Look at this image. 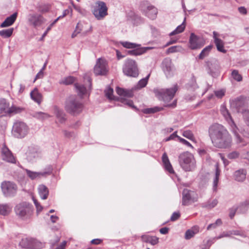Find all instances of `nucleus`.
Here are the masks:
<instances>
[{
  "instance_id": "obj_36",
  "label": "nucleus",
  "mask_w": 249,
  "mask_h": 249,
  "mask_svg": "<svg viewBox=\"0 0 249 249\" xmlns=\"http://www.w3.org/2000/svg\"><path fill=\"white\" fill-rule=\"evenodd\" d=\"M120 44L124 48L127 49H135L137 47H140L141 45L131 43L128 41H121Z\"/></svg>"
},
{
  "instance_id": "obj_20",
  "label": "nucleus",
  "mask_w": 249,
  "mask_h": 249,
  "mask_svg": "<svg viewBox=\"0 0 249 249\" xmlns=\"http://www.w3.org/2000/svg\"><path fill=\"white\" fill-rule=\"evenodd\" d=\"M228 235L229 234H221L212 238L205 239L203 240V243L201 245V248L202 249H209L211 245L217 240L221 239L224 237L228 236Z\"/></svg>"
},
{
  "instance_id": "obj_24",
  "label": "nucleus",
  "mask_w": 249,
  "mask_h": 249,
  "mask_svg": "<svg viewBox=\"0 0 249 249\" xmlns=\"http://www.w3.org/2000/svg\"><path fill=\"white\" fill-rule=\"evenodd\" d=\"M150 47H137L135 49H133L132 50H130L127 52V54L131 55H141L144 53L146 52V51L150 49Z\"/></svg>"
},
{
  "instance_id": "obj_53",
  "label": "nucleus",
  "mask_w": 249,
  "mask_h": 249,
  "mask_svg": "<svg viewBox=\"0 0 249 249\" xmlns=\"http://www.w3.org/2000/svg\"><path fill=\"white\" fill-rule=\"evenodd\" d=\"M215 95L218 98H221L225 94V90L223 89L215 91Z\"/></svg>"
},
{
  "instance_id": "obj_43",
  "label": "nucleus",
  "mask_w": 249,
  "mask_h": 249,
  "mask_svg": "<svg viewBox=\"0 0 249 249\" xmlns=\"http://www.w3.org/2000/svg\"><path fill=\"white\" fill-rule=\"evenodd\" d=\"M149 76L150 74H149L146 77L140 80L137 84L138 88L141 89L145 87L147 84Z\"/></svg>"
},
{
  "instance_id": "obj_15",
  "label": "nucleus",
  "mask_w": 249,
  "mask_h": 249,
  "mask_svg": "<svg viewBox=\"0 0 249 249\" xmlns=\"http://www.w3.org/2000/svg\"><path fill=\"white\" fill-rule=\"evenodd\" d=\"M28 21L29 25L36 28L43 24L45 21V19L40 14H30L28 16Z\"/></svg>"
},
{
  "instance_id": "obj_35",
  "label": "nucleus",
  "mask_w": 249,
  "mask_h": 249,
  "mask_svg": "<svg viewBox=\"0 0 249 249\" xmlns=\"http://www.w3.org/2000/svg\"><path fill=\"white\" fill-rule=\"evenodd\" d=\"M215 44L216 46L217 49L219 52L225 53L226 50L224 48L223 41L219 38L215 39Z\"/></svg>"
},
{
  "instance_id": "obj_1",
  "label": "nucleus",
  "mask_w": 249,
  "mask_h": 249,
  "mask_svg": "<svg viewBox=\"0 0 249 249\" xmlns=\"http://www.w3.org/2000/svg\"><path fill=\"white\" fill-rule=\"evenodd\" d=\"M209 136L213 145L218 148H228L231 146L232 139L226 128L223 125L215 123L208 129Z\"/></svg>"
},
{
  "instance_id": "obj_37",
  "label": "nucleus",
  "mask_w": 249,
  "mask_h": 249,
  "mask_svg": "<svg viewBox=\"0 0 249 249\" xmlns=\"http://www.w3.org/2000/svg\"><path fill=\"white\" fill-rule=\"evenodd\" d=\"M13 31V28L1 30L0 31V36L3 38H8L12 35Z\"/></svg>"
},
{
  "instance_id": "obj_64",
  "label": "nucleus",
  "mask_w": 249,
  "mask_h": 249,
  "mask_svg": "<svg viewBox=\"0 0 249 249\" xmlns=\"http://www.w3.org/2000/svg\"><path fill=\"white\" fill-rule=\"evenodd\" d=\"M236 211V208H232L230 210L229 216L232 219L234 217Z\"/></svg>"
},
{
  "instance_id": "obj_61",
  "label": "nucleus",
  "mask_w": 249,
  "mask_h": 249,
  "mask_svg": "<svg viewBox=\"0 0 249 249\" xmlns=\"http://www.w3.org/2000/svg\"><path fill=\"white\" fill-rule=\"evenodd\" d=\"M82 24L81 23L78 22L76 27V29L75 30V32H77V33H79L82 30Z\"/></svg>"
},
{
  "instance_id": "obj_46",
  "label": "nucleus",
  "mask_w": 249,
  "mask_h": 249,
  "mask_svg": "<svg viewBox=\"0 0 249 249\" xmlns=\"http://www.w3.org/2000/svg\"><path fill=\"white\" fill-rule=\"evenodd\" d=\"M35 117L40 119H45L50 117V115L47 113L42 112H36L34 116Z\"/></svg>"
},
{
  "instance_id": "obj_9",
  "label": "nucleus",
  "mask_w": 249,
  "mask_h": 249,
  "mask_svg": "<svg viewBox=\"0 0 249 249\" xmlns=\"http://www.w3.org/2000/svg\"><path fill=\"white\" fill-rule=\"evenodd\" d=\"M107 9L105 2L98 0L95 2L92 13L98 20H101L107 15Z\"/></svg>"
},
{
  "instance_id": "obj_40",
  "label": "nucleus",
  "mask_w": 249,
  "mask_h": 249,
  "mask_svg": "<svg viewBox=\"0 0 249 249\" xmlns=\"http://www.w3.org/2000/svg\"><path fill=\"white\" fill-rule=\"evenodd\" d=\"M220 171L219 169L218 168V165L216 164L215 165V178H214L213 182L214 188H216L217 187L218 181V179H219V177L220 175Z\"/></svg>"
},
{
  "instance_id": "obj_21",
  "label": "nucleus",
  "mask_w": 249,
  "mask_h": 249,
  "mask_svg": "<svg viewBox=\"0 0 249 249\" xmlns=\"http://www.w3.org/2000/svg\"><path fill=\"white\" fill-rule=\"evenodd\" d=\"M25 172L28 177L31 179L33 180L37 178H40L41 176H45L46 175H50L52 172L51 169H49L47 172H36L30 171L28 169H25Z\"/></svg>"
},
{
  "instance_id": "obj_7",
  "label": "nucleus",
  "mask_w": 249,
  "mask_h": 249,
  "mask_svg": "<svg viewBox=\"0 0 249 249\" xmlns=\"http://www.w3.org/2000/svg\"><path fill=\"white\" fill-rule=\"evenodd\" d=\"M140 10L148 18L154 20L156 18L158 13V9L147 1H142L140 4Z\"/></svg>"
},
{
  "instance_id": "obj_54",
  "label": "nucleus",
  "mask_w": 249,
  "mask_h": 249,
  "mask_svg": "<svg viewBox=\"0 0 249 249\" xmlns=\"http://www.w3.org/2000/svg\"><path fill=\"white\" fill-rule=\"evenodd\" d=\"M239 153L236 151L232 152L228 154V157L230 159H234L238 158Z\"/></svg>"
},
{
  "instance_id": "obj_26",
  "label": "nucleus",
  "mask_w": 249,
  "mask_h": 249,
  "mask_svg": "<svg viewBox=\"0 0 249 249\" xmlns=\"http://www.w3.org/2000/svg\"><path fill=\"white\" fill-rule=\"evenodd\" d=\"M117 93L120 96L130 98L133 97V93L132 90L126 89L120 87H117L116 89Z\"/></svg>"
},
{
  "instance_id": "obj_33",
  "label": "nucleus",
  "mask_w": 249,
  "mask_h": 249,
  "mask_svg": "<svg viewBox=\"0 0 249 249\" xmlns=\"http://www.w3.org/2000/svg\"><path fill=\"white\" fill-rule=\"evenodd\" d=\"M213 48L212 45H209L207 47H206L205 48H204L200 53L198 55V58L199 59H203L205 57L207 56L209 53H210L212 49Z\"/></svg>"
},
{
  "instance_id": "obj_48",
  "label": "nucleus",
  "mask_w": 249,
  "mask_h": 249,
  "mask_svg": "<svg viewBox=\"0 0 249 249\" xmlns=\"http://www.w3.org/2000/svg\"><path fill=\"white\" fill-rule=\"evenodd\" d=\"M182 135L184 137H185L190 140H193V139H194V135L191 130H185V131H183V132L182 133Z\"/></svg>"
},
{
  "instance_id": "obj_49",
  "label": "nucleus",
  "mask_w": 249,
  "mask_h": 249,
  "mask_svg": "<svg viewBox=\"0 0 249 249\" xmlns=\"http://www.w3.org/2000/svg\"><path fill=\"white\" fill-rule=\"evenodd\" d=\"M106 96L110 100L113 99V89L109 87L105 90Z\"/></svg>"
},
{
  "instance_id": "obj_23",
  "label": "nucleus",
  "mask_w": 249,
  "mask_h": 249,
  "mask_svg": "<svg viewBox=\"0 0 249 249\" xmlns=\"http://www.w3.org/2000/svg\"><path fill=\"white\" fill-rule=\"evenodd\" d=\"M162 160L166 170L171 174L174 173V171L166 153L163 154L162 156Z\"/></svg>"
},
{
  "instance_id": "obj_60",
  "label": "nucleus",
  "mask_w": 249,
  "mask_h": 249,
  "mask_svg": "<svg viewBox=\"0 0 249 249\" xmlns=\"http://www.w3.org/2000/svg\"><path fill=\"white\" fill-rule=\"evenodd\" d=\"M67 241H63L55 249H65Z\"/></svg>"
},
{
  "instance_id": "obj_12",
  "label": "nucleus",
  "mask_w": 249,
  "mask_h": 249,
  "mask_svg": "<svg viewBox=\"0 0 249 249\" xmlns=\"http://www.w3.org/2000/svg\"><path fill=\"white\" fill-rule=\"evenodd\" d=\"M178 90L177 85H174L173 87L166 89H161L158 92L161 99L165 102H168L171 100L175 96Z\"/></svg>"
},
{
  "instance_id": "obj_4",
  "label": "nucleus",
  "mask_w": 249,
  "mask_h": 249,
  "mask_svg": "<svg viewBox=\"0 0 249 249\" xmlns=\"http://www.w3.org/2000/svg\"><path fill=\"white\" fill-rule=\"evenodd\" d=\"M15 212L17 215L23 220L29 218L33 213L31 205L27 202L18 204L15 207Z\"/></svg>"
},
{
  "instance_id": "obj_41",
  "label": "nucleus",
  "mask_w": 249,
  "mask_h": 249,
  "mask_svg": "<svg viewBox=\"0 0 249 249\" xmlns=\"http://www.w3.org/2000/svg\"><path fill=\"white\" fill-rule=\"evenodd\" d=\"M202 230L197 225L193 226L191 229L187 230L185 233H197L199 232H202Z\"/></svg>"
},
{
  "instance_id": "obj_59",
  "label": "nucleus",
  "mask_w": 249,
  "mask_h": 249,
  "mask_svg": "<svg viewBox=\"0 0 249 249\" xmlns=\"http://www.w3.org/2000/svg\"><path fill=\"white\" fill-rule=\"evenodd\" d=\"M180 216V214L179 213L174 212L171 217V221H175L177 219H178L179 217Z\"/></svg>"
},
{
  "instance_id": "obj_34",
  "label": "nucleus",
  "mask_w": 249,
  "mask_h": 249,
  "mask_svg": "<svg viewBox=\"0 0 249 249\" xmlns=\"http://www.w3.org/2000/svg\"><path fill=\"white\" fill-rule=\"evenodd\" d=\"M74 86L78 95L82 96L87 93V89L84 85L76 83Z\"/></svg>"
},
{
  "instance_id": "obj_44",
  "label": "nucleus",
  "mask_w": 249,
  "mask_h": 249,
  "mask_svg": "<svg viewBox=\"0 0 249 249\" xmlns=\"http://www.w3.org/2000/svg\"><path fill=\"white\" fill-rule=\"evenodd\" d=\"M75 78L72 76H69L65 78L60 82V84H63L66 85L71 84L74 82Z\"/></svg>"
},
{
  "instance_id": "obj_16",
  "label": "nucleus",
  "mask_w": 249,
  "mask_h": 249,
  "mask_svg": "<svg viewBox=\"0 0 249 249\" xmlns=\"http://www.w3.org/2000/svg\"><path fill=\"white\" fill-rule=\"evenodd\" d=\"M189 43L190 49L196 50L202 47L204 44V42L202 38L192 33L190 36Z\"/></svg>"
},
{
  "instance_id": "obj_57",
  "label": "nucleus",
  "mask_w": 249,
  "mask_h": 249,
  "mask_svg": "<svg viewBox=\"0 0 249 249\" xmlns=\"http://www.w3.org/2000/svg\"><path fill=\"white\" fill-rule=\"evenodd\" d=\"M177 48H178L177 46H172V47L169 48L167 50L166 53H173L176 52H177Z\"/></svg>"
},
{
  "instance_id": "obj_18",
  "label": "nucleus",
  "mask_w": 249,
  "mask_h": 249,
  "mask_svg": "<svg viewBox=\"0 0 249 249\" xmlns=\"http://www.w3.org/2000/svg\"><path fill=\"white\" fill-rule=\"evenodd\" d=\"M162 69L167 77H170L173 74L174 66L171 59L165 58L162 62Z\"/></svg>"
},
{
  "instance_id": "obj_56",
  "label": "nucleus",
  "mask_w": 249,
  "mask_h": 249,
  "mask_svg": "<svg viewBox=\"0 0 249 249\" xmlns=\"http://www.w3.org/2000/svg\"><path fill=\"white\" fill-rule=\"evenodd\" d=\"M218 201L216 199H213L212 202L209 203L207 204V206H206V207H208V208H212L214 207L217 204Z\"/></svg>"
},
{
  "instance_id": "obj_31",
  "label": "nucleus",
  "mask_w": 249,
  "mask_h": 249,
  "mask_svg": "<svg viewBox=\"0 0 249 249\" xmlns=\"http://www.w3.org/2000/svg\"><path fill=\"white\" fill-rule=\"evenodd\" d=\"M11 211V208L8 204H0V214L8 215Z\"/></svg>"
},
{
  "instance_id": "obj_52",
  "label": "nucleus",
  "mask_w": 249,
  "mask_h": 249,
  "mask_svg": "<svg viewBox=\"0 0 249 249\" xmlns=\"http://www.w3.org/2000/svg\"><path fill=\"white\" fill-rule=\"evenodd\" d=\"M33 201H34V204L36 207L37 212V213L40 212L42 210L43 207L39 204V203L38 202L37 200H36V199L34 198Z\"/></svg>"
},
{
  "instance_id": "obj_11",
  "label": "nucleus",
  "mask_w": 249,
  "mask_h": 249,
  "mask_svg": "<svg viewBox=\"0 0 249 249\" xmlns=\"http://www.w3.org/2000/svg\"><path fill=\"white\" fill-rule=\"evenodd\" d=\"M222 113L228 122L229 124L231 127V131L234 134L237 142H240L242 141V139L238 133V128L235 125L233 119L231 118V115L226 109L221 110Z\"/></svg>"
},
{
  "instance_id": "obj_28",
  "label": "nucleus",
  "mask_w": 249,
  "mask_h": 249,
  "mask_svg": "<svg viewBox=\"0 0 249 249\" xmlns=\"http://www.w3.org/2000/svg\"><path fill=\"white\" fill-rule=\"evenodd\" d=\"M38 194L42 199H46L49 195V190L44 185H39L38 187Z\"/></svg>"
},
{
  "instance_id": "obj_14",
  "label": "nucleus",
  "mask_w": 249,
  "mask_h": 249,
  "mask_svg": "<svg viewBox=\"0 0 249 249\" xmlns=\"http://www.w3.org/2000/svg\"><path fill=\"white\" fill-rule=\"evenodd\" d=\"M108 71L107 63L102 58H98L94 68V73L96 75H105Z\"/></svg>"
},
{
  "instance_id": "obj_17",
  "label": "nucleus",
  "mask_w": 249,
  "mask_h": 249,
  "mask_svg": "<svg viewBox=\"0 0 249 249\" xmlns=\"http://www.w3.org/2000/svg\"><path fill=\"white\" fill-rule=\"evenodd\" d=\"M196 193L187 189H184L182 192V204L183 205H188L191 201H196V197L195 196Z\"/></svg>"
},
{
  "instance_id": "obj_29",
  "label": "nucleus",
  "mask_w": 249,
  "mask_h": 249,
  "mask_svg": "<svg viewBox=\"0 0 249 249\" xmlns=\"http://www.w3.org/2000/svg\"><path fill=\"white\" fill-rule=\"evenodd\" d=\"M9 103L5 99H0V114H8V110L9 107Z\"/></svg>"
},
{
  "instance_id": "obj_22",
  "label": "nucleus",
  "mask_w": 249,
  "mask_h": 249,
  "mask_svg": "<svg viewBox=\"0 0 249 249\" xmlns=\"http://www.w3.org/2000/svg\"><path fill=\"white\" fill-rule=\"evenodd\" d=\"M17 13H14L10 16L7 17L5 20L0 24V27H7L12 25L15 21L17 18Z\"/></svg>"
},
{
  "instance_id": "obj_30",
  "label": "nucleus",
  "mask_w": 249,
  "mask_h": 249,
  "mask_svg": "<svg viewBox=\"0 0 249 249\" xmlns=\"http://www.w3.org/2000/svg\"><path fill=\"white\" fill-rule=\"evenodd\" d=\"M30 96L31 98L38 104H40L42 101V95L36 88L31 92Z\"/></svg>"
},
{
  "instance_id": "obj_10",
  "label": "nucleus",
  "mask_w": 249,
  "mask_h": 249,
  "mask_svg": "<svg viewBox=\"0 0 249 249\" xmlns=\"http://www.w3.org/2000/svg\"><path fill=\"white\" fill-rule=\"evenodd\" d=\"M19 245L25 249H41L44 245L42 242L32 238H23Z\"/></svg>"
},
{
  "instance_id": "obj_2",
  "label": "nucleus",
  "mask_w": 249,
  "mask_h": 249,
  "mask_svg": "<svg viewBox=\"0 0 249 249\" xmlns=\"http://www.w3.org/2000/svg\"><path fill=\"white\" fill-rule=\"evenodd\" d=\"M178 162L182 169L186 172L193 171L196 168L194 155L189 152H184L178 156Z\"/></svg>"
},
{
  "instance_id": "obj_3",
  "label": "nucleus",
  "mask_w": 249,
  "mask_h": 249,
  "mask_svg": "<svg viewBox=\"0 0 249 249\" xmlns=\"http://www.w3.org/2000/svg\"><path fill=\"white\" fill-rule=\"evenodd\" d=\"M65 107L68 112L75 115L82 112L83 105L75 96H71L66 100Z\"/></svg>"
},
{
  "instance_id": "obj_63",
  "label": "nucleus",
  "mask_w": 249,
  "mask_h": 249,
  "mask_svg": "<svg viewBox=\"0 0 249 249\" xmlns=\"http://www.w3.org/2000/svg\"><path fill=\"white\" fill-rule=\"evenodd\" d=\"M238 11L243 15H246L247 13V9L243 6L239 7Z\"/></svg>"
},
{
  "instance_id": "obj_42",
  "label": "nucleus",
  "mask_w": 249,
  "mask_h": 249,
  "mask_svg": "<svg viewBox=\"0 0 249 249\" xmlns=\"http://www.w3.org/2000/svg\"><path fill=\"white\" fill-rule=\"evenodd\" d=\"M22 108L15 106H12L11 107H9L7 114H17L20 112Z\"/></svg>"
},
{
  "instance_id": "obj_8",
  "label": "nucleus",
  "mask_w": 249,
  "mask_h": 249,
  "mask_svg": "<svg viewBox=\"0 0 249 249\" xmlns=\"http://www.w3.org/2000/svg\"><path fill=\"white\" fill-rule=\"evenodd\" d=\"M29 131L28 126L21 121H16L13 125L12 133L17 138H23Z\"/></svg>"
},
{
  "instance_id": "obj_55",
  "label": "nucleus",
  "mask_w": 249,
  "mask_h": 249,
  "mask_svg": "<svg viewBox=\"0 0 249 249\" xmlns=\"http://www.w3.org/2000/svg\"><path fill=\"white\" fill-rule=\"evenodd\" d=\"M178 140L179 141V142L181 143H182L183 144L189 146V147H193V146L192 145V144L189 142H188L187 141H186V140L180 137H178Z\"/></svg>"
},
{
  "instance_id": "obj_47",
  "label": "nucleus",
  "mask_w": 249,
  "mask_h": 249,
  "mask_svg": "<svg viewBox=\"0 0 249 249\" xmlns=\"http://www.w3.org/2000/svg\"><path fill=\"white\" fill-rule=\"evenodd\" d=\"M188 85L190 88L193 89H195L196 88H197L196 79L194 76H192L190 80V82L188 83Z\"/></svg>"
},
{
  "instance_id": "obj_62",
  "label": "nucleus",
  "mask_w": 249,
  "mask_h": 249,
  "mask_svg": "<svg viewBox=\"0 0 249 249\" xmlns=\"http://www.w3.org/2000/svg\"><path fill=\"white\" fill-rule=\"evenodd\" d=\"M72 13V10L71 9V8H69V9H66L64 11H63V15L61 16V18L65 17L66 15H68L69 13Z\"/></svg>"
},
{
  "instance_id": "obj_32",
  "label": "nucleus",
  "mask_w": 249,
  "mask_h": 249,
  "mask_svg": "<svg viewBox=\"0 0 249 249\" xmlns=\"http://www.w3.org/2000/svg\"><path fill=\"white\" fill-rule=\"evenodd\" d=\"M55 114L59 121L61 123H63L66 120L65 114L63 110L55 107L54 109Z\"/></svg>"
},
{
  "instance_id": "obj_50",
  "label": "nucleus",
  "mask_w": 249,
  "mask_h": 249,
  "mask_svg": "<svg viewBox=\"0 0 249 249\" xmlns=\"http://www.w3.org/2000/svg\"><path fill=\"white\" fill-rule=\"evenodd\" d=\"M222 224V221L220 219H218L216 220L215 222L210 224L207 227V230H210L211 229L216 228L217 226L220 225Z\"/></svg>"
},
{
  "instance_id": "obj_5",
  "label": "nucleus",
  "mask_w": 249,
  "mask_h": 249,
  "mask_svg": "<svg viewBox=\"0 0 249 249\" xmlns=\"http://www.w3.org/2000/svg\"><path fill=\"white\" fill-rule=\"evenodd\" d=\"M0 187L3 195L6 197L15 196L18 190L17 185L15 182L10 181H2Z\"/></svg>"
},
{
  "instance_id": "obj_45",
  "label": "nucleus",
  "mask_w": 249,
  "mask_h": 249,
  "mask_svg": "<svg viewBox=\"0 0 249 249\" xmlns=\"http://www.w3.org/2000/svg\"><path fill=\"white\" fill-rule=\"evenodd\" d=\"M233 78L237 81L240 82L242 80V76L239 73L237 70H233L231 72Z\"/></svg>"
},
{
  "instance_id": "obj_27",
  "label": "nucleus",
  "mask_w": 249,
  "mask_h": 249,
  "mask_svg": "<svg viewBox=\"0 0 249 249\" xmlns=\"http://www.w3.org/2000/svg\"><path fill=\"white\" fill-rule=\"evenodd\" d=\"M142 239L147 243H149L152 245L157 244L159 242V238L156 236H151L149 234H142Z\"/></svg>"
},
{
  "instance_id": "obj_13",
  "label": "nucleus",
  "mask_w": 249,
  "mask_h": 249,
  "mask_svg": "<svg viewBox=\"0 0 249 249\" xmlns=\"http://www.w3.org/2000/svg\"><path fill=\"white\" fill-rule=\"evenodd\" d=\"M207 71L208 73L213 77H216L220 72V67L219 62L215 59L207 62Z\"/></svg>"
},
{
  "instance_id": "obj_25",
  "label": "nucleus",
  "mask_w": 249,
  "mask_h": 249,
  "mask_svg": "<svg viewBox=\"0 0 249 249\" xmlns=\"http://www.w3.org/2000/svg\"><path fill=\"white\" fill-rule=\"evenodd\" d=\"M247 171L245 169H240L234 172V176L235 180L237 181H243L246 178Z\"/></svg>"
},
{
  "instance_id": "obj_58",
  "label": "nucleus",
  "mask_w": 249,
  "mask_h": 249,
  "mask_svg": "<svg viewBox=\"0 0 249 249\" xmlns=\"http://www.w3.org/2000/svg\"><path fill=\"white\" fill-rule=\"evenodd\" d=\"M178 137L177 134V131L174 132L172 133L169 137L165 139V141H169L171 140L174 139L175 138H178Z\"/></svg>"
},
{
  "instance_id": "obj_51",
  "label": "nucleus",
  "mask_w": 249,
  "mask_h": 249,
  "mask_svg": "<svg viewBox=\"0 0 249 249\" xmlns=\"http://www.w3.org/2000/svg\"><path fill=\"white\" fill-rule=\"evenodd\" d=\"M121 102L124 105H126L133 108L136 109V107L133 105V102L132 100H127L125 99H122Z\"/></svg>"
},
{
  "instance_id": "obj_38",
  "label": "nucleus",
  "mask_w": 249,
  "mask_h": 249,
  "mask_svg": "<svg viewBox=\"0 0 249 249\" xmlns=\"http://www.w3.org/2000/svg\"><path fill=\"white\" fill-rule=\"evenodd\" d=\"M185 21V18L184 19V21L182 22V23L181 25L178 26L174 31H173V32H172L171 33H170V36H174L176 34L182 33L184 30V29H185V25H184Z\"/></svg>"
},
{
  "instance_id": "obj_6",
  "label": "nucleus",
  "mask_w": 249,
  "mask_h": 249,
  "mask_svg": "<svg viewBox=\"0 0 249 249\" xmlns=\"http://www.w3.org/2000/svg\"><path fill=\"white\" fill-rule=\"evenodd\" d=\"M124 73L128 76L136 77L139 75L137 64L131 59H127L123 68Z\"/></svg>"
},
{
  "instance_id": "obj_39",
  "label": "nucleus",
  "mask_w": 249,
  "mask_h": 249,
  "mask_svg": "<svg viewBox=\"0 0 249 249\" xmlns=\"http://www.w3.org/2000/svg\"><path fill=\"white\" fill-rule=\"evenodd\" d=\"M162 109V107H155L152 108H147L143 110V112L145 114H151L157 112Z\"/></svg>"
},
{
  "instance_id": "obj_19",
  "label": "nucleus",
  "mask_w": 249,
  "mask_h": 249,
  "mask_svg": "<svg viewBox=\"0 0 249 249\" xmlns=\"http://www.w3.org/2000/svg\"><path fill=\"white\" fill-rule=\"evenodd\" d=\"M1 155L3 160L11 163H16V159L13 154L5 145L2 148Z\"/></svg>"
}]
</instances>
